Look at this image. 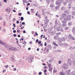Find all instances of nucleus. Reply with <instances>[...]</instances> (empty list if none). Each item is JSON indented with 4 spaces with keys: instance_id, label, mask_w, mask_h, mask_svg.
Listing matches in <instances>:
<instances>
[{
    "instance_id": "13",
    "label": "nucleus",
    "mask_w": 75,
    "mask_h": 75,
    "mask_svg": "<svg viewBox=\"0 0 75 75\" xmlns=\"http://www.w3.org/2000/svg\"><path fill=\"white\" fill-rule=\"evenodd\" d=\"M65 38H63L62 39H61V40H59V42L60 43V42H62V41H65Z\"/></svg>"
},
{
    "instance_id": "52",
    "label": "nucleus",
    "mask_w": 75,
    "mask_h": 75,
    "mask_svg": "<svg viewBox=\"0 0 75 75\" xmlns=\"http://www.w3.org/2000/svg\"><path fill=\"white\" fill-rule=\"evenodd\" d=\"M61 34V32H59V33H57L56 34V35H60Z\"/></svg>"
},
{
    "instance_id": "51",
    "label": "nucleus",
    "mask_w": 75,
    "mask_h": 75,
    "mask_svg": "<svg viewBox=\"0 0 75 75\" xmlns=\"http://www.w3.org/2000/svg\"><path fill=\"white\" fill-rule=\"evenodd\" d=\"M22 25H25V22H23L22 23Z\"/></svg>"
},
{
    "instance_id": "16",
    "label": "nucleus",
    "mask_w": 75,
    "mask_h": 75,
    "mask_svg": "<svg viewBox=\"0 0 75 75\" xmlns=\"http://www.w3.org/2000/svg\"><path fill=\"white\" fill-rule=\"evenodd\" d=\"M17 51V48L13 47L12 51Z\"/></svg>"
},
{
    "instance_id": "46",
    "label": "nucleus",
    "mask_w": 75,
    "mask_h": 75,
    "mask_svg": "<svg viewBox=\"0 0 75 75\" xmlns=\"http://www.w3.org/2000/svg\"><path fill=\"white\" fill-rule=\"evenodd\" d=\"M57 25H58V26L59 27H61V25H62V24H61V23H60L59 24H57Z\"/></svg>"
},
{
    "instance_id": "60",
    "label": "nucleus",
    "mask_w": 75,
    "mask_h": 75,
    "mask_svg": "<svg viewBox=\"0 0 75 75\" xmlns=\"http://www.w3.org/2000/svg\"><path fill=\"white\" fill-rule=\"evenodd\" d=\"M16 30H14L13 31V33H16Z\"/></svg>"
},
{
    "instance_id": "56",
    "label": "nucleus",
    "mask_w": 75,
    "mask_h": 75,
    "mask_svg": "<svg viewBox=\"0 0 75 75\" xmlns=\"http://www.w3.org/2000/svg\"><path fill=\"white\" fill-rule=\"evenodd\" d=\"M13 25L14 27H16V24H14V23H13Z\"/></svg>"
},
{
    "instance_id": "9",
    "label": "nucleus",
    "mask_w": 75,
    "mask_h": 75,
    "mask_svg": "<svg viewBox=\"0 0 75 75\" xmlns=\"http://www.w3.org/2000/svg\"><path fill=\"white\" fill-rule=\"evenodd\" d=\"M66 74L67 75H70L71 74V69H70L69 70L66 71Z\"/></svg>"
},
{
    "instance_id": "58",
    "label": "nucleus",
    "mask_w": 75,
    "mask_h": 75,
    "mask_svg": "<svg viewBox=\"0 0 75 75\" xmlns=\"http://www.w3.org/2000/svg\"><path fill=\"white\" fill-rule=\"evenodd\" d=\"M27 14H29V15H30V12L29 11H28Z\"/></svg>"
},
{
    "instance_id": "50",
    "label": "nucleus",
    "mask_w": 75,
    "mask_h": 75,
    "mask_svg": "<svg viewBox=\"0 0 75 75\" xmlns=\"http://www.w3.org/2000/svg\"><path fill=\"white\" fill-rule=\"evenodd\" d=\"M8 67V65H6L4 66V67L6 68H7Z\"/></svg>"
},
{
    "instance_id": "31",
    "label": "nucleus",
    "mask_w": 75,
    "mask_h": 75,
    "mask_svg": "<svg viewBox=\"0 0 75 75\" xmlns=\"http://www.w3.org/2000/svg\"><path fill=\"white\" fill-rule=\"evenodd\" d=\"M50 7H54V5L52 4H51L50 5Z\"/></svg>"
},
{
    "instance_id": "25",
    "label": "nucleus",
    "mask_w": 75,
    "mask_h": 75,
    "mask_svg": "<svg viewBox=\"0 0 75 75\" xmlns=\"http://www.w3.org/2000/svg\"><path fill=\"white\" fill-rule=\"evenodd\" d=\"M65 9V8L64 7H62L61 8V10H64Z\"/></svg>"
},
{
    "instance_id": "29",
    "label": "nucleus",
    "mask_w": 75,
    "mask_h": 75,
    "mask_svg": "<svg viewBox=\"0 0 75 75\" xmlns=\"http://www.w3.org/2000/svg\"><path fill=\"white\" fill-rule=\"evenodd\" d=\"M46 2L47 4H49L50 2V0H46Z\"/></svg>"
},
{
    "instance_id": "45",
    "label": "nucleus",
    "mask_w": 75,
    "mask_h": 75,
    "mask_svg": "<svg viewBox=\"0 0 75 75\" xmlns=\"http://www.w3.org/2000/svg\"><path fill=\"white\" fill-rule=\"evenodd\" d=\"M55 24H57V25H58V23L57 22V20H56L55 21Z\"/></svg>"
},
{
    "instance_id": "34",
    "label": "nucleus",
    "mask_w": 75,
    "mask_h": 75,
    "mask_svg": "<svg viewBox=\"0 0 75 75\" xmlns=\"http://www.w3.org/2000/svg\"><path fill=\"white\" fill-rule=\"evenodd\" d=\"M21 21H23L24 20V18L23 17H21Z\"/></svg>"
},
{
    "instance_id": "49",
    "label": "nucleus",
    "mask_w": 75,
    "mask_h": 75,
    "mask_svg": "<svg viewBox=\"0 0 75 75\" xmlns=\"http://www.w3.org/2000/svg\"><path fill=\"white\" fill-rule=\"evenodd\" d=\"M41 43V40H40L39 42H38V44H40Z\"/></svg>"
},
{
    "instance_id": "63",
    "label": "nucleus",
    "mask_w": 75,
    "mask_h": 75,
    "mask_svg": "<svg viewBox=\"0 0 75 75\" xmlns=\"http://www.w3.org/2000/svg\"><path fill=\"white\" fill-rule=\"evenodd\" d=\"M13 37H16V36H17V35H16V34H13Z\"/></svg>"
},
{
    "instance_id": "43",
    "label": "nucleus",
    "mask_w": 75,
    "mask_h": 75,
    "mask_svg": "<svg viewBox=\"0 0 75 75\" xmlns=\"http://www.w3.org/2000/svg\"><path fill=\"white\" fill-rule=\"evenodd\" d=\"M52 61H53L52 60L50 59H49V62H50V63H52Z\"/></svg>"
},
{
    "instance_id": "23",
    "label": "nucleus",
    "mask_w": 75,
    "mask_h": 75,
    "mask_svg": "<svg viewBox=\"0 0 75 75\" xmlns=\"http://www.w3.org/2000/svg\"><path fill=\"white\" fill-rule=\"evenodd\" d=\"M52 68H51L49 66V71H52Z\"/></svg>"
},
{
    "instance_id": "61",
    "label": "nucleus",
    "mask_w": 75,
    "mask_h": 75,
    "mask_svg": "<svg viewBox=\"0 0 75 75\" xmlns=\"http://www.w3.org/2000/svg\"><path fill=\"white\" fill-rule=\"evenodd\" d=\"M35 35H37V36H38V33L37 32L35 33Z\"/></svg>"
},
{
    "instance_id": "4",
    "label": "nucleus",
    "mask_w": 75,
    "mask_h": 75,
    "mask_svg": "<svg viewBox=\"0 0 75 75\" xmlns=\"http://www.w3.org/2000/svg\"><path fill=\"white\" fill-rule=\"evenodd\" d=\"M72 18V19H74V16H72L71 15H68L67 19V20H71Z\"/></svg>"
},
{
    "instance_id": "12",
    "label": "nucleus",
    "mask_w": 75,
    "mask_h": 75,
    "mask_svg": "<svg viewBox=\"0 0 75 75\" xmlns=\"http://www.w3.org/2000/svg\"><path fill=\"white\" fill-rule=\"evenodd\" d=\"M54 38L55 40H57L59 38V36L56 35L54 36Z\"/></svg>"
},
{
    "instance_id": "36",
    "label": "nucleus",
    "mask_w": 75,
    "mask_h": 75,
    "mask_svg": "<svg viewBox=\"0 0 75 75\" xmlns=\"http://www.w3.org/2000/svg\"><path fill=\"white\" fill-rule=\"evenodd\" d=\"M30 11L31 13H34V10L33 9H31L30 10Z\"/></svg>"
},
{
    "instance_id": "48",
    "label": "nucleus",
    "mask_w": 75,
    "mask_h": 75,
    "mask_svg": "<svg viewBox=\"0 0 75 75\" xmlns=\"http://www.w3.org/2000/svg\"><path fill=\"white\" fill-rule=\"evenodd\" d=\"M61 62H61V60H59V62H58V64H61Z\"/></svg>"
},
{
    "instance_id": "47",
    "label": "nucleus",
    "mask_w": 75,
    "mask_h": 75,
    "mask_svg": "<svg viewBox=\"0 0 75 75\" xmlns=\"http://www.w3.org/2000/svg\"><path fill=\"white\" fill-rule=\"evenodd\" d=\"M65 2L67 3L69 2V0H65Z\"/></svg>"
},
{
    "instance_id": "38",
    "label": "nucleus",
    "mask_w": 75,
    "mask_h": 75,
    "mask_svg": "<svg viewBox=\"0 0 75 75\" xmlns=\"http://www.w3.org/2000/svg\"><path fill=\"white\" fill-rule=\"evenodd\" d=\"M2 2L1 1L0 2V7H1L2 6Z\"/></svg>"
},
{
    "instance_id": "57",
    "label": "nucleus",
    "mask_w": 75,
    "mask_h": 75,
    "mask_svg": "<svg viewBox=\"0 0 75 75\" xmlns=\"http://www.w3.org/2000/svg\"><path fill=\"white\" fill-rule=\"evenodd\" d=\"M39 44H40L39 46H41V47H42V45H43L41 43Z\"/></svg>"
},
{
    "instance_id": "18",
    "label": "nucleus",
    "mask_w": 75,
    "mask_h": 75,
    "mask_svg": "<svg viewBox=\"0 0 75 75\" xmlns=\"http://www.w3.org/2000/svg\"><path fill=\"white\" fill-rule=\"evenodd\" d=\"M72 63L74 67H75V61L74 60H73Z\"/></svg>"
},
{
    "instance_id": "26",
    "label": "nucleus",
    "mask_w": 75,
    "mask_h": 75,
    "mask_svg": "<svg viewBox=\"0 0 75 75\" xmlns=\"http://www.w3.org/2000/svg\"><path fill=\"white\" fill-rule=\"evenodd\" d=\"M49 34H51V33H52V30L51 29H49Z\"/></svg>"
},
{
    "instance_id": "17",
    "label": "nucleus",
    "mask_w": 75,
    "mask_h": 75,
    "mask_svg": "<svg viewBox=\"0 0 75 75\" xmlns=\"http://www.w3.org/2000/svg\"><path fill=\"white\" fill-rule=\"evenodd\" d=\"M72 22H69L68 23V25H69V26H71V25H72Z\"/></svg>"
},
{
    "instance_id": "35",
    "label": "nucleus",
    "mask_w": 75,
    "mask_h": 75,
    "mask_svg": "<svg viewBox=\"0 0 75 75\" xmlns=\"http://www.w3.org/2000/svg\"><path fill=\"white\" fill-rule=\"evenodd\" d=\"M73 47H70L69 48V50H73Z\"/></svg>"
},
{
    "instance_id": "42",
    "label": "nucleus",
    "mask_w": 75,
    "mask_h": 75,
    "mask_svg": "<svg viewBox=\"0 0 75 75\" xmlns=\"http://www.w3.org/2000/svg\"><path fill=\"white\" fill-rule=\"evenodd\" d=\"M39 41V40H38V39H36L35 41V42L36 43H37Z\"/></svg>"
},
{
    "instance_id": "39",
    "label": "nucleus",
    "mask_w": 75,
    "mask_h": 75,
    "mask_svg": "<svg viewBox=\"0 0 75 75\" xmlns=\"http://www.w3.org/2000/svg\"><path fill=\"white\" fill-rule=\"evenodd\" d=\"M63 25L64 27H65L67 25V24L66 23H65L63 24Z\"/></svg>"
},
{
    "instance_id": "55",
    "label": "nucleus",
    "mask_w": 75,
    "mask_h": 75,
    "mask_svg": "<svg viewBox=\"0 0 75 75\" xmlns=\"http://www.w3.org/2000/svg\"><path fill=\"white\" fill-rule=\"evenodd\" d=\"M46 52H49V49H48V48H47V50H46Z\"/></svg>"
},
{
    "instance_id": "30",
    "label": "nucleus",
    "mask_w": 75,
    "mask_h": 75,
    "mask_svg": "<svg viewBox=\"0 0 75 75\" xmlns=\"http://www.w3.org/2000/svg\"><path fill=\"white\" fill-rule=\"evenodd\" d=\"M72 14L73 16H75V12L73 11L72 13Z\"/></svg>"
},
{
    "instance_id": "3",
    "label": "nucleus",
    "mask_w": 75,
    "mask_h": 75,
    "mask_svg": "<svg viewBox=\"0 0 75 75\" xmlns=\"http://www.w3.org/2000/svg\"><path fill=\"white\" fill-rule=\"evenodd\" d=\"M62 68L64 69H67L68 68V66L67 63H64L62 66Z\"/></svg>"
},
{
    "instance_id": "15",
    "label": "nucleus",
    "mask_w": 75,
    "mask_h": 75,
    "mask_svg": "<svg viewBox=\"0 0 75 75\" xmlns=\"http://www.w3.org/2000/svg\"><path fill=\"white\" fill-rule=\"evenodd\" d=\"M13 46H11L9 48V49L8 50H9L10 51H13Z\"/></svg>"
},
{
    "instance_id": "44",
    "label": "nucleus",
    "mask_w": 75,
    "mask_h": 75,
    "mask_svg": "<svg viewBox=\"0 0 75 75\" xmlns=\"http://www.w3.org/2000/svg\"><path fill=\"white\" fill-rule=\"evenodd\" d=\"M54 28H55H55H57V25H54L53 27Z\"/></svg>"
},
{
    "instance_id": "1",
    "label": "nucleus",
    "mask_w": 75,
    "mask_h": 75,
    "mask_svg": "<svg viewBox=\"0 0 75 75\" xmlns=\"http://www.w3.org/2000/svg\"><path fill=\"white\" fill-rule=\"evenodd\" d=\"M0 44L3 45H4L5 47L6 48L7 50H8L10 48L11 46L8 45L5 42H3L1 40H0Z\"/></svg>"
},
{
    "instance_id": "53",
    "label": "nucleus",
    "mask_w": 75,
    "mask_h": 75,
    "mask_svg": "<svg viewBox=\"0 0 75 75\" xmlns=\"http://www.w3.org/2000/svg\"><path fill=\"white\" fill-rule=\"evenodd\" d=\"M38 75H42V72H40L38 73Z\"/></svg>"
},
{
    "instance_id": "40",
    "label": "nucleus",
    "mask_w": 75,
    "mask_h": 75,
    "mask_svg": "<svg viewBox=\"0 0 75 75\" xmlns=\"http://www.w3.org/2000/svg\"><path fill=\"white\" fill-rule=\"evenodd\" d=\"M63 29H64V28H61V29H60V31L61 32H63L64 31V30H63Z\"/></svg>"
},
{
    "instance_id": "20",
    "label": "nucleus",
    "mask_w": 75,
    "mask_h": 75,
    "mask_svg": "<svg viewBox=\"0 0 75 75\" xmlns=\"http://www.w3.org/2000/svg\"><path fill=\"white\" fill-rule=\"evenodd\" d=\"M60 30V27H58L57 28V31H59Z\"/></svg>"
},
{
    "instance_id": "62",
    "label": "nucleus",
    "mask_w": 75,
    "mask_h": 75,
    "mask_svg": "<svg viewBox=\"0 0 75 75\" xmlns=\"http://www.w3.org/2000/svg\"><path fill=\"white\" fill-rule=\"evenodd\" d=\"M6 10V11H7V12H8V13H9V12H10V10Z\"/></svg>"
},
{
    "instance_id": "10",
    "label": "nucleus",
    "mask_w": 75,
    "mask_h": 75,
    "mask_svg": "<svg viewBox=\"0 0 75 75\" xmlns=\"http://www.w3.org/2000/svg\"><path fill=\"white\" fill-rule=\"evenodd\" d=\"M56 34H57V31L54 30L51 33V35L53 36V35H54Z\"/></svg>"
},
{
    "instance_id": "27",
    "label": "nucleus",
    "mask_w": 75,
    "mask_h": 75,
    "mask_svg": "<svg viewBox=\"0 0 75 75\" xmlns=\"http://www.w3.org/2000/svg\"><path fill=\"white\" fill-rule=\"evenodd\" d=\"M60 75H65V73H63V72H60Z\"/></svg>"
},
{
    "instance_id": "11",
    "label": "nucleus",
    "mask_w": 75,
    "mask_h": 75,
    "mask_svg": "<svg viewBox=\"0 0 75 75\" xmlns=\"http://www.w3.org/2000/svg\"><path fill=\"white\" fill-rule=\"evenodd\" d=\"M65 14H64V15H63V16H62L60 17V20H65V18L64 17H65Z\"/></svg>"
},
{
    "instance_id": "32",
    "label": "nucleus",
    "mask_w": 75,
    "mask_h": 75,
    "mask_svg": "<svg viewBox=\"0 0 75 75\" xmlns=\"http://www.w3.org/2000/svg\"><path fill=\"white\" fill-rule=\"evenodd\" d=\"M58 43L59 45H60V46H61V47L62 46V44H61V42L60 43L59 42V41H58Z\"/></svg>"
},
{
    "instance_id": "22",
    "label": "nucleus",
    "mask_w": 75,
    "mask_h": 75,
    "mask_svg": "<svg viewBox=\"0 0 75 75\" xmlns=\"http://www.w3.org/2000/svg\"><path fill=\"white\" fill-rule=\"evenodd\" d=\"M47 47H48V48L49 49H51V46L50 45H48L47 46Z\"/></svg>"
},
{
    "instance_id": "24",
    "label": "nucleus",
    "mask_w": 75,
    "mask_h": 75,
    "mask_svg": "<svg viewBox=\"0 0 75 75\" xmlns=\"http://www.w3.org/2000/svg\"><path fill=\"white\" fill-rule=\"evenodd\" d=\"M64 12L66 13H67V14H69V12L68 11H67V10L64 11Z\"/></svg>"
},
{
    "instance_id": "54",
    "label": "nucleus",
    "mask_w": 75,
    "mask_h": 75,
    "mask_svg": "<svg viewBox=\"0 0 75 75\" xmlns=\"http://www.w3.org/2000/svg\"><path fill=\"white\" fill-rule=\"evenodd\" d=\"M19 16H21V15H22V13H19L18 14Z\"/></svg>"
},
{
    "instance_id": "59",
    "label": "nucleus",
    "mask_w": 75,
    "mask_h": 75,
    "mask_svg": "<svg viewBox=\"0 0 75 75\" xmlns=\"http://www.w3.org/2000/svg\"><path fill=\"white\" fill-rule=\"evenodd\" d=\"M47 42H45L44 44V46H47Z\"/></svg>"
},
{
    "instance_id": "2",
    "label": "nucleus",
    "mask_w": 75,
    "mask_h": 75,
    "mask_svg": "<svg viewBox=\"0 0 75 75\" xmlns=\"http://www.w3.org/2000/svg\"><path fill=\"white\" fill-rule=\"evenodd\" d=\"M64 0H57L56 2V4L57 5H59L60 6L61 5V3L63 2Z\"/></svg>"
},
{
    "instance_id": "37",
    "label": "nucleus",
    "mask_w": 75,
    "mask_h": 75,
    "mask_svg": "<svg viewBox=\"0 0 75 75\" xmlns=\"http://www.w3.org/2000/svg\"><path fill=\"white\" fill-rule=\"evenodd\" d=\"M67 2H66V1L64 2H63V4L64 5V6H66L67 5Z\"/></svg>"
},
{
    "instance_id": "41",
    "label": "nucleus",
    "mask_w": 75,
    "mask_h": 75,
    "mask_svg": "<svg viewBox=\"0 0 75 75\" xmlns=\"http://www.w3.org/2000/svg\"><path fill=\"white\" fill-rule=\"evenodd\" d=\"M45 24H46L45 25V27H47V25H48V24H47V23H45V22H44Z\"/></svg>"
},
{
    "instance_id": "64",
    "label": "nucleus",
    "mask_w": 75,
    "mask_h": 75,
    "mask_svg": "<svg viewBox=\"0 0 75 75\" xmlns=\"http://www.w3.org/2000/svg\"><path fill=\"white\" fill-rule=\"evenodd\" d=\"M47 71V70H46V69H45L44 70V72H46Z\"/></svg>"
},
{
    "instance_id": "28",
    "label": "nucleus",
    "mask_w": 75,
    "mask_h": 75,
    "mask_svg": "<svg viewBox=\"0 0 75 75\" xmlns=\"http://www.w3.org/2000/svg\"><path fill=\"white\" fill-rule=\"evenodd\" d=\"M53 44H54V45L55 46H57V47H58V45L55 43L54 42H53Z\"/></svg>"
},
{
    "instance_id": "7",
    "label": "nucleus",
    "mask_w": 75,
    "mask_h": 75,
    "mask_svg": "<svg viewBox=\"0 0 75 75\" xmlns=\"http://www.w3.org/2000/svg\"><path fill=\"white\" fill-rule=\"evenodd\" d=\"M67 64L69 65H70L71 66V65L72 63L71 62V60L70 59H68L67 61Z\"/></svg>"
},
{
    "instance_id": "8",
    "label": "nucleus",
    "mask_w": 75,
    "mask_h": 75,
    "mask_svg": "<svg viewBox=\"0 0 75 75\" xmlns=\"http://www.w3.org/2000/svg\"><path fill=\"white\" fill-rule=\"evenodd\" d=\"M10 58L11 59L12 61H13V62H15V61H16V58H15V57H14V56L12 55L11 57Z\"/></svg>"
},
{
    "instance_id": "21",
    "label": "nucleus",
    "mask_w": 75,
    "mask_h": 75,
    "mask_svg": "<svg viewBox=\"0 0 75 75\" xmlns=\"http://www.w3.org/2000/svg\"><path fill=\"white\" fill-rule=\"evenodd\" d=\"M63 45L65 47H68V44H67L66 43H64L63 44Z\"/></svg>"
},
{
    "instance_id": "5",
    "label": "nucleus",
    "mask_w": 75,
    "mask_h": 75,
    "mask_svg": "<svg viewBox=\"0 0 75 75\" xmlns=\"http://www.w3.org/2000/svg\"><path fill=\"white\" fill-rule=\"evenodd\" d=\"M33 59H34V56H31L30 57L28 58V59L29 62H31L32 61Z\"/></svg>"
},
{
    "instance_id": "19",
    "label": "nucleus",
    "mask_w": 75,
    "mask_h": 75,
    "mask_svg": "<svg viewBox=\"0 0 75 75\" xmlns=\"http://www.w3.org/2000/svg\"><path fill=\"white\" fill-rule=\"evenodd\" d=\"M71 75H75V71H73L71 72Z\"/></svg>"
},
{
    "instance_id": "6",
    "label": "nucleus",
    "mask_w": 75,
    "mask_h": 75,
    "mask_svg": "<svg viewBox=\"0 0 75 75\" xmlns=\"http://www.w3.org/2000/svg\"><path fill=\"white\" fill-rule=\"evenodd\" d=\"M68 38L70 40H74L75 38L73 37L70 34L68 36Z\"/></svg>"
},
{
    "instance_id": "14",
    "label": "nucleus",
    "mask_w": 75,
    "mask_h": 75,
    "mask_svg": "<svg viewBox=\"0 0 75 75\" xmlns=\"http://www.w3.org/2000/svg\"><path fill=\"white\" fill-rule=\"evenodd\" d=\"M73 33H75V27H73L72 30Z\"/></svg>"
},
{
    "instance_id": "33",
    "label": "nucleus",
    "mask_w": 75,
    "mask_h": 75,
    "mask_svg": "<svg viewBox=\"0 0 75 75\" xmlns=\"http://www.w3.org/2000/svg\"><path fill=\"white\" fill-rule=\"evenodd\" d=\"M59 6L60 5H58L57 6H56V9H59Z\"/></svg>"
}]
</instances>
